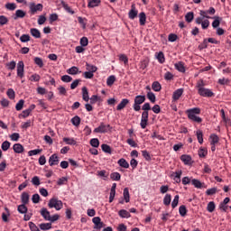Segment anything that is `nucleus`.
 <instances>
[{"mask_svg": "<svg viewBox=\"0 0 231 231\" xmlns=\"http://www.w3.org/2000/svg\"><path fill=\"white\" fill-rule=\"evenodd\" d=\"M185 21L186 23H192L194 21V13L193 12H189L185 15Z\"/></svg>", "mask_w": 231, "mask_h": 231, "instance_id": "58836bf2", "label": "nucleus"}, {"mask_svg": "<svg viewBox=\"0 0 231 231\" xmlns=\"http://www.w3.org/2000/svg\"><path fill=\"white\" fill-rule=\"evenodd\" d=\"M90 145L97 149L100 146V141L98 140V138H93L90 140Z\"/></svg>", "mask_w": 231, "mask_h": 231, "instance_id": "37998d69", "label": "nucleus"}, {"mask_svg": "<svg viewBox=\"0 0 231 231\" xmlns=\"http://www.w3.org/2000/svg\"><path fill=\"white\" fill-rule=\"evenodd\" d=\"M40 214L42 217H43V219H45V221H50V217H51V215L48 211V208H42L40 211Z\"/></svg>", "mask_w": 231, "mask_h": 231, "instance_id": "ddd939ff", "label": "nucleus"}, {"mask_svg": "<svg viewBox=\"0 0 231 231\" xmlns=\"http://www.w3.org/2000/svg\"><path fill=\"white\" fill-rule=\"evenodd\" d=\"M185 113L187 114V116L189 120H190V122H195L196 124H201V122H203V119L198 116V115H201V108L199 107L189 108V109H187Z\"/></svg>", "mask_w": 231, "mask_h": 231, "instance_id": "f257e3e1", "label": "nucleus"}, {"mask_svg": "<svg viewBox=\"0 0 231 231\" xmlns=\"http://www.w3.org/2000/svg\"><path fill=\"white\" fill-rule=\"evenodd\" d=\"M32 112H29L28 109H25L19 115V118H28V116L31 115Z\"/></svg>", "mask_w": 231, "mask_h": 231, "instance_id": "0e129e2a", "label": "nucleus"}, {"mask_svg": "<svg viewBox=\"0 0 231 231\" xmlns=\"http://www.w3.org/2000/svg\"><path fill=\"white\" fill-rule=\"evenodd\" d=\"M48 207L49 208H55L56 210H60L63 207L62 200H59V199L57 198H52L49 200Z\"/></svg>", "mask_w": 231, "mask_h": 231, "instance_id": "7ed1b4c3", "label": "nucleus"}, {"mask_svg": "<svg viewBox=\"0 0 231 231\" xmlns=\"http://www.w3.org/2000/svg\"><path fill=\"white\" fill-rule=\"evenodd\" d=\"M175 69L180 73H185V66H183V62L181 61L175 63Z\"/></svg>", "mask_w": 231, "mask_h": 231, "instance_id": "c9c22d12", "label": "nucleus"}, {"mask_svg": "<svg viewBox=\"0 0 231 231\" xmlns=\"http://www.w3.org/2000/svg\"><path fill=\"white\" fill-rule=\"evenodd\" d=\"M171 201H172V196H171V194H166L163 199V205H165V207H169V205H171Z\"/></svg>", "mask_w": 231, "mask_h": 231, "instance_id": "e433bc0d", "label": "nucleus"}, {"mask_svg": "<svg viewBox=\"0 0 231 231\" xmlns=\"http://www.w3.org/2000/svg\"><path fill=\"white\" fill-rule=\"evenodd\" d=\"M102 1L100 0H88V8H95L97 6H100Z\"/></svg>", "mask_w": 231, "mask_h": 231, "instance_id": "4be33fe9", "label": "nucleus"}, {"mask_svg": "<svg viewBox=\"0 0 231 231\" xmlns=\"http://www.w3.org/2000/svg\"><path fill=\"white\" fill-rule=\"evenodd\" d=\"M152 89H153V91H162V84H160V82L158 81H154L152 84Z\"/></svg>", "mask_w": 231, "mask_h": 231, "instance_id": "ea45409f", "label": "nucleus"}, {"mask_svg": "<svg viewBox=\"0 0 231 231\" xmlns=\"http://www.w3.org/2000/svg\"><path fill=\"white\" fill-rule=\"evenodd\" d=\"M80 117L79 116H75L72 119H71V124L75 125V127H79V125H80Z\"/></svg>", "mask_w": 231, "mask_h": 231, "instance_id": "79ce46f5", "label": "nucleus"}, {"mask_svg": "<svg viewBox=\"0 0 231 231\" xmlns=\"http://www.w3.org/2000/svg\"><path fill=\"white\" fill-rule=\"evenodd\" d=\"M183 91H184L183 88H179L173 92L172 99L174 102H176L177 100H180V98L181 97V95H183Z\"/></svg>", "mask_w": 231, "mask_h": 231, "instance_id": "4468645a", "label": "nucleus"}, {"mask_svg": "<svg viewBox=\"0 0 231 231\" xmlns=\"http://www.w3.org/2000/svg\"><path fill=\"white\" fill-rule=\"evenodd\" d=\"M29 8L31 15H35L37 12H42L43 6L42 4L36 5L35 3H31Z\"/></svg>", "mask_w": 231, "mask_h": 231, "instance_id": "0eeeda50", "label": "nucleus"}, {"mask_svg": "<svg viewBox=\"0 0 231 231\" xmlns=\"http://www.w3.org/2000/svg\"><path fill=\"white\" fill-rule=\"evenodd\" d=\"M23 17H26V12L21 9L15 11V14L14 15V21H17V19H23Z\"/></svg>", "mask_w": 231, "mask_h": 231, "instance_id": "2eb2a0df", "label": "nucleus"}, {"mask_svg": "<svg viewBox=\"0 0 231 231\" xmlns=\"http://www.w3.org/2000/svg\"><path fill=\"white\" fill-rule=\"evenodd\" d=\"M101 149H102L103 152L111 154V146H109L108 144H106V143L102 144Z\"/></svg>", "mask_w": 231, "mask_h": 231, "instance_id": "8fccbe9b", "label": "nucleus"}, {"mask_svg": "<svg viewBox=\"0 0 231 231\" xmlns=\"http://www.w3.org/2000/svg\"><path fill=\"white\" fill-rule=\"evenodd\" d=\"M78 21H79V24H81V28L83 30H86V24H87L86 21H88V20L86 18H82V17L79 16Z\"/></svg>", "mask_w": 231, "mask_h": 231, "instance_id": "4d7b16f0", "label": "nucleus"}, {"mask_svg": "<svg viewBox=\"0 0 231 231\" xmlns=\"http://www.w3.org/2000/svg\"><path fill=\"white\" fill-rule=\"evenodd\" d=\"M13 151H14L16 154H21L22 152H24V147L22 146L21 143H15L13 146Z\"/></svg>", "mask_w": 231, "mask_h": 231, "instance_id": "dca6fc26", "label": "nucleus"}, {"mask_svg": "<svg viewBox=\"0 0 231 231\" xmlns=\"http://www.w3.org/2000/svg\"><path fill=\"white\" fill-rule=\"evenodd\" d=\"M209 138L211 140L210 141L211 145H217V143H219V136H217V134H210Z\"/></svg>", "mask_w": 231, "mask_h": 231, "instance_id": "b1692460", "label": "nucleus"}, {"mask_svg": "<svg viewBox=\"0 0 231 231\" xmlns=\"http://www.w3.org/2000/svg\"><path fill=\"white\" fill-rule=\"evenodd\" d=\"M128 104H129V99H127V98L122 99L120 104L116 106V110L117 111H122V109L126 107Z\"/></svg>", "mask_w": 231, "mask_h": 231, "instance_id": "6ab92c4d", "label": "nucleus"}, {"mask_svg": "<svg viewBox=\"0 0 231 231\" xmlns=\"http://www.w3.org/2000/svg\"><path fill=\"white\" fill-rule=\"evenodd\" d=\"M5 8L7 10H10L11 12H14V10H15V8H17V5H15V3H7L5 5Z\"/></svg>", "mask_w": 231, "mask_h": 231, "instance_id": "5fc2aeb1", "label": "nucleus"}, {"mask_svg": "<svg viewBox=\"0 0 231 231\" xmlns=\"http://www.w3.org/2000/svg\"><path fill=\"white\" fill-rule=\"evenodd\" d=\"M40 230H51V223H42L39 225Z\"/></svg>", "mask_w": 231, "mask_h": 231, "instance_id": "7c9ffc66", "label": "nucleus"}, {"mask_svg": "<svg viewBox=\"0 0 231 231\" xmlns=\"http://www.w3.org/2000/svg\"><path fill=\"white\" fill-rule=\"evenodd\" d=\"M23 107H24V101L23 99H20L15 106L16 111H22Z\"/></svg>", "mask_w": 231, "mask_h": 231, "instance_id": "864d4df0", "label": "nucleus"}, {"mask_svg": "<svg viewBox=\"0 0 231 231\" xmlns=\"http://www.w3.org/2000/svg\"><path fill=\"white\" fill-rule=\"evenodd\" d=\"M208 152L205 148H199V158H205L207 156Z\"/></svg>", "mask_w": 231, "mask_h": 231, "instance_id": "338daca9", "label": "nucleus"}, {"mask_svg": "<svg viewBox=\"0 0 231 231\" xmlns=\"http://www.w3.org/2000/svg\"><path fill=\"white\" fill-rule=\"evenodd\" d=\"M117 163L120 167H123V169H129V162L124 158L120 159Z\"/></svg>", "mask_w": 231, "mask_h": 231, "instance_id": "473e14b6", "label": "nucleus"}, {"mask_svg": "<svg viewBox=\"0 0 231 231\" xmlns=\"http://www.w3.org/2000/svg\"><path fill=\"white\" fill-rule=\"evenodd\" d=\"M29 227L31 231H41V229H39V226H37V225H35V223L33 222H29Z\"/></svg>", "mask_w": 231, "mask_h": 231, "instance_id": "e2e57ef3", "label": "nucleus"}, {"mask_svg": "<svg viewBox=\"0 0 231 231\" xmlns=\"http://www.w3.org/2000/svg\"><path fill=\"white\" fill-rule=\"evenodd\" d=\"M123 196L125 203H129V201H131V196L129 195V188L124 189Z\"/></svg>", "mask_w": 231, "mask_h": 231, "instance_id": "bb28decb", "label": "nucleus"}, {"mask_svg": "<svg viewBox=\"0 0 231 231\" xmlns=\"http://www.w3.org/2000/svg\"><path fill=\"white\" fill-rule=\"evenodd\" d=\"M32 201L35 204L39 203L41 201V196L38 193L33 194L32 197Z\"/></svg>", "mask_w": 231, "mask_h": 231, "instance_id": "052dcab7", "label": "nucleus"}, {"mask_svg": "<svg viewBox=\"0 0 231 231\" xmlns=\"http://www.w3.org/2000/svg\"><path fill=\"white\" fill-rule=\"evenodd\" d=\"M82 97L85 102H89V93L88 92V88L86 87L82 88Z\"/></svg>", "mask_w": 231, "mask_h": 231, "instance_id": "c756f323", "label": "nucleus"}, {"mask_svg": "<svg viewBox=\"0 0 231 231\" xmlns=\"http://www.w3.org/2000/svg\"><path fill=\"white\" fill-rule=\"evenodd\" d=\"M12 145V143L8 141H5L2 145H1V149L4 152L8 151V149H10V146Z\"/></svg>", "mask_w": 231, "mask_h": 231, "instance_id": "a18cd8bd", "label": "nucleus"}, {"mask_svg": "<svg viewBox=\"0 0 231 231\" xmlns=\"http://www.w3.org/2000/svg\"><path fill=\"white\" fill-rule=\"evenodd\" d=\"M67 73L69 75H79V73H82V71H79V68L78 67H71L69 69H67Z\"/></svg>", "mask_w": 231, "mask_h": 231, "instance_id": "a878e982", "label": "nucleus"}, {"mask_svg": "<svg viewBox=\"0 0 231 231\" xmlns=\"http://www.w3.org/2000/svg\"><path fill=\"white\" fill-rule=\"evenodd\" d=\"M181 162H183L184 165H190V162H192V157L190 155L183 154L180 156Z\"/></svg>", "mask_w": 231, "mask_h": 231, "instance_id": "412c9836", "label": "nucleus"}, {"mask_svg": "<svg viewBox=\"0 0 231 231\" xmlns=\"http://www.w3.org/2000/svg\"><path fill=\"white\" fill-rule=\"evenodd\" d=\"M15 66H17V63L14 60L10 61L9 63H6L7 69L14 70L15 69Z\"/></svg>", "mask_w": 231, "mask_h": 231, "instance_id": "bf43d9fd", "label": "nucleus"}, {"mask_svg": "<svg viewBox=\"0 0 231 231\" xmlns=\"http://www.w3.org/2000/svg\"><path fill=\"white\" fill-rule=\"evenodd\" d=\"M121 179L122 175H120V173H118L117 171L112 172L110 174V180H112L113 181H120Z\"/></svg>", "mask_w": 231, "mask_h": 231, "instance_id": "c85d7f7f", "label": "nucleus"}, {"mask_svg": "<svg viewBox=\"0 0 231 231\" xmlns=\"http://www.w3.org/2000/svg\"><path fill=\"white\" fill-rule=\"evenodd\" d=\"M147 21V16L145 15V13L142 12L139 14V23L141 26H145V23Z\"/></svg>", "mask_w": 231, "mask_h": 231, "instance_id": "393cba45", "label": "nucleus"}, {"mask_svg": "<svg viewBox=\"0 0 231 231\" xmlns=\"http://www.w3.org/2000/svg\"><path fill=\"white\" fill-rule=\"evenodd\" d=\"M92 222L94 223V230H102L106 224L102 222V218L100 217H95L92 218Z\"/></svg>", "mask_w": 231, "mask_h": 231, "instance_id": "423d86ee", "label": "nucleus"}, {"mask_svg": "<svg viewBox=\"0 0 231 231\" xmlns=\"http://www.w3.org/2000/svg\"><path fill=\"white\" fill-rule=\"evenodd\" d=\"M181 174L183 171L181 170L176 171L171 174V178H173L176 183H181Z\"/></svg>", "mask_w": 231, "mask_h": 231, "instance_id": "9d476101", "label": "nucleus"}, {"mask_svg": "<svg viewBox=\"0 0 231 231\" xmlns=\"http://www.w3.org/2000/svg\"><path fill=\"white\" fill-rule=\"evenodd\" d=\"M34 63L39 66V68H43L44 62L42 61V59L36 57L34 58Z\"/></svg>", "mask_w": 231, "mask_h": 231, "instance_id": "13d9d810", "label": "nucleus"}, {"mask_svg": "<svg viewBox=\"0 0 231 231\" xmlns=\"http://www.w3.org/2000/svg\"><path fill=\"white\" fill-rule=\"evenodd\" d=\"M21 201L23 205H28L30 203V194L26 191H23L21 195Z\"/></svg>", "mask_w": 231, "mask_h": 231, "instance_id": "f8f14e48", "label": "nucleus"}, {"mask_svg": "<svg viewBox=\"0 0 231 231\" xmlns=\"http://www.w3.org/2000/svg\"><path fill=\"white\" fill-rule=\"evenodd\" d=\"M207 210L208 212H214V210H216V203H214V201H210L208 204Z\"/></svg>", "mask_w": 231, "mask_h": 231, "instance_id": "de8ad7c7", "label": "nucleus"}, {"mask_svg": "<svg viewBox=\"0 0 231 231\" xmlns=\"http://www.w3.org/2000/svg\"><path fill=\"white\" fill-rule=\"evenodd\" d=\"M196 134L199 143H203V132L201 130H198Z\"/></svg>", "mask_w": 231, "mask_h": 231, "instance_id": "09e8293b", "label": "nucleus"}, {"mask_svg": "<svg viewBox=\"0 0 231 231\" xmlns=\"http://www.w3.org/2000/svg\"><path fill=\"white\" fill-rule=\"evenodd\" d=\"M20 41H21V42H30V36L28 34H23L20 37Z\"/></svg>", "mask_w": 231, "mask_h": 231, "instance_id": "774afa93", "label": "nucleus"}, {"mask_svg": "<svg viewBox=\"0 0 231 231\" xmlns=\"http://www.w3.org/2000/svg\"><path fill=\"white\" fill-rule=\"evenodd\" d=\"M17 77H19V79L24 77V62L23 60L17 63Z\"/></svg>", "mask_w": 231, "mask_h": 231, "instance_id": "1a4fd4ad", "label": "nucleus"}, {"mask_svg": "<svg viewBox=\"0 0 231 231\" xmlns=\"http://www.w3.org/2000/svg\"><path fill=\"white\" fill-rule=\"evenodd\" d=\"M113 130V126L111 125H106L104 122H101L99 126L94 129V133H99L101 134H106V133H109V131Z\"/></svg>", "mask_w": 231, "mask_h": 231, "instance_id": "f03ea898", "label": "nucleus"}, {"mask_svg": "<svg viewBox=\"0 0 231 231\" xmlns=\"http://www.w3.org/2000/svg\"><path fill=\"white\" fill-rule=\"evenodd\" d=\"M129 19H136L138 17V11L134 8V5H132V9L128 13Z\"/></svg>", "mask_w": 231, "mask_h": 231, "instance_id": "aec40b11", "label": "nucleus"}, {"mask_svg": "<svg viewBox=\"0 0 231 231\" xmlns=\"http://www.w3.org/2000/svg\"><path fill=\"white\" fill-rule=\"evenodd\" d=\"M5 213H2V219L5 223H8V217H10V209L5 208Z\"/></svg>", "mask_w": 231, "mask_h": 231, "instance_id": "2f4dec72", "label": "nucleus"}, {"mask_svg": "<svg viewBox=\"0 0 231 231\" xmlns=\"http://www.w3.org/2000/svg\"><path fill=\"white\" fill-rule=\"evenodd\" d=\"M86 69L87 71L90 72V73H97V70L98 69V68H97V66L89 64V63H86Z\"/></svg>", "mask_w": 231, "mask_h": 231, "instance_id": "5701e85b", "label": "nucleus"}, {"mask_svg": "<svg viewBox=\"0 0 231 231\" xmlns=\"http://www.w3.org/2000/svg\"><path fill=\"white\" fill-rule=\"evenodd\" d=\"M155 57L160 64L165 63V54H163V51L156 52Z\"/></svg>", "mask_w": 231, "mask_h": 231, "instance_id": "f3484780", "label": "nucleus"}, {"mask_svg": "<svg viewBox=\"0 0 231 231\" xmlns=\"http://www.w3.org/2000/svg\"><path fill=\"white\" fill-rule=\"evenodd\" d=\"M143 102H145V96H136L134 97V106L133 108L135 111H140V109H142V104H143Z\"/></svg>", "mask_w": 231, "mask_h": 231, "instance_id": "20e7f679", "label": "nucleus"}, {"mask_svg": "<svg viewBox=\"0 0 231 231\" xmlns=\"http://www.w3.org/2000/svg\"><path fill=\"white\" fill-rule=\"evenodd\" d=\"M221 24V22L219 21V16L216 17L215 20L212 23L213 28H219V25Z\"/></svg>", "mask_w": 231, "mask_h": 231, "instance_id": "69168bd1", "label": "nucleus"}, {"mask_svg": "<svg viewBox=\"0 0 231 231\" xmlns=\"http://www.w3.org/2000/svg\"><path fill=\"white\" fill-rule=\"evenodd\" d=\"M147 124H149V112H143L140 123L142 129H145Z\"/></svg>", "mask_w": 231, "mask_h": 231, "instance_id": "6e6552de", "label": "nucleus"}, {"mask_svg": "<svg viewBox=\"0 0 231 231\" xmlns=\"http://www.w3.org/2000/svg\"><path fill=\"white\" fill-rule=\"evenodd\" d=\"M180 203V195H176L171 202V208H176Z\"/></svg>", "mask_w": 231, "mask_h": 231, "instance_id": "3c124183", "label": "nucleus"}, {"mask_svg": "<svg viewBox=\"0 0 231 231\" xmlns=\"http://www.w3.org/2000/svg\"><path fill=\"white\" fill-rule=\"evenodd\" d=\"M17 210L19 214H26L28 212V208L26 207V204H22L18 206Z\"/></svg>", "mask_w": 231, "mask_h": 231, "instance_id": "f704fd0d", "label": "nucleus"}, {"mask_svg": "<svg viewBox=\"0 0 231 231\" xmlns=\"http://www.w3.org/2000/svg\"><path fill=\"white\" fill-rule=\"evenodd\" d=\"M118 214L120 217H125L126 219H128V217H131V213H129V211L125 209L119 210Z\"/></svg>", "mask_w": 231, "mask_h": 231, "instance_id": "4c0bfd02", "label": "nucleus"}, {"mask_svg": "<svg viewBox=\"0 0 231 231\" xmlns=\"http://www.w3.org/2000/svg\"><path fill=\"white\" fill-rule=\"evenodd\" d=\"M63 142H65L67 143V145H76L77 144V141H75V139L69 138V137H64Z\"/></svg>", "mask_w": 231, "mask_h": 231, "instance_id": "a19ab883", "label": "nucleus"}, {"mask_svg": "<svg viewBox=\"0 0 231 231\" xmlns=\"http://www.w3.org/2000/svg\"><path fill=\"white\" fill-rule=\"evenodd\" d=\"M115 82H116V77H115V75H111L107 78L106 79V85L111 88V86H113V84H115Z\"/></svg>", "mask_w": 231, "mask_h": 231, "instance_id": "72a5a7b5", "label": "nucleus"}, {"mask_svg": "<svg viewBox=\"0 0 231 231\" xmlns=\"http://www.w3.org/2000/svg\"><path fill=\"white\" fill-rule=\"evenodd\" d=\"M198 94L200 97H204L207 98H212V97H216V94H214V92H212V90L210 88H200V90H198Z\"/></svg>", "mask_w": 231, "mask_h": 231, "instance_id": "39448f33", "label": "nucleus"}, {"mask_svg": "<svg viewBox=\"0 0 231 231\" xmlns=\"http://www.w3.org/2000/svg\"><path fill=\"white\" fill-rule=\"evenodd\" d=\"M147 98L152 102V104H154L156 102V96L152 92L147 93Z\"/></svg>", "mask_w": 231, "mask_h": 231, "instance_id": "603ef678", "label": "nucleus"}, {"mask_svg": "<svg viewBox=\"0 0 231 231\" xmlns=\"http://www.w3.org/2000/svg\"><path fill=\"white\" fill-rule=\"evenodd\" d=\"M6 95L10 100H14V98H15V91L13 88L7 89Z\"/></svg>", "mask_w": 231, "mask_h": 231, "instance_id": "49530a36", "label": "nucleus"}, {"mask_svg": "<svg viewBox=\"0 0 231 231\" xmlns=\"http://www.w3.org/2000/svg\"><path fill=\"white\" fill-rule=\"evenodd\" d=\"M179 214L181 216V217H185V216H187V207H185V205L179 208Z\"/></svg>", "mask_w": 231, "mask_h": 231, "instance_id": "c03bdc74", "label": "nucleus"}, {"mask_svg": "<svg viewBox=\"0 0 231 231\" xmlns=\"http://www.w3.org/2000/svg\"><path fill=\"white\" fill-rule=\"evenodd\" d=\"M30 32L32 37H34L35 39H41V31H39V29L32 28Z\"/></svg>", "mask_w": 231, "mask_h": 231, "instance_id": "cd10ccee", "label": "nucleus"}, {"mask_svg": "<svg viewBox=\"0 0 231 231\" xmlns=\"http://www.w3.org/2000/svg\"><path fill=\"white\" fill-rule=\"evenodd\" d=\"M60 5L62 8H64V10L67 11L68 14H70V15H74L75 11H73V9H71V7H69V5L66 2L61 1Z\"/></svg>", "mask_w": 231, "mask_h": 231, "instance_id": "a211bd4d", "label": "nucleus"}, {"mask_svg": "<svg viewBox=\"0 0 231 231\" xmlns=\"http://www.w3.org/2000/svg\"><path fill=\"white\" fill-rule=\"evenodd\" d=\"M49 165L51 167H53V165H59V156L56 153L51 155L49 158Z\"/></svg>", "mask_w": 231, "mask_h": 231, "instance_id": "9b49d317", "label": "nucleus"}, {"mask_svg": "<svg viewBox=\"0 0 231 231\" xmlns=\"http://www.w3.org/2000/svg\"><path fill=\"white\" fill-rule=\"evenodd\" d=\"M143 157L146 160V162H151V154L147 150L142 151Z\"/></svg>", "mask_w": 231, "mask_h": 231, "instance_id": "680f3d73", "label": "nucleus"}, {"mask_svg": "<svg viewBox=\"0 0 231 231\" xmlns=\"http://www.w3.org/2000/svg\"><path fill=\"white\" fill-rule=\"evenodd\" d=\"M191 185H194L196 189H201L202 187L201 181H199L198 179H193L191 180Z\"/></svg>", "mask_w": 231, "mask_h": 231, "instance_id": "6e6d98bb", "label": "nucleus"}]
</instances>
